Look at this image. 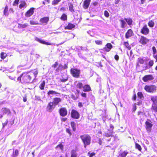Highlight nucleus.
I'll use <instances>...</instances> for the list:
<instances>
[{
	"instance_id": "obj_1",
	"label": "nucleus",
	"mask_w": 157,
	"mask_h": 157,
	"mask_svg": "<svg viewBox=\"0 0 157 157\" xmlns=\"http://www.w3.org/2000/svg\"><path fill=\"white\" fill-rule=\"evenodd\" d=\"M17 80L22 84L31 83L34 81L33 74L29 71L23 72L17 77Z\"/></svg>"
},
{
	"instance_id": "obj_2",
	"label": "nucleus",
	"mask_w": 157,
	"mask_h": 157,
	"mask_svg": "<svg viewBox=\"0 0 157 157\" xmlns=\"http://www.w3.org/2000/svg\"><path fill=\"white\" fill-rule=\"evenodd\" d=\"M80 138L83 143L84 147L86 148L87 146L89 145L91 143V137L87 134H84L80 136Z\"/></svg>"
},
{
	"instance_id": "obj_3",
	"label": "nucleus",
	"mask_w": 157,
	"mask_h": 157,
	"mask_svg": "<svg viewBox=\"0 0 157 157\" xmlns=\"http://www.w3.org/2000/svg\"><path fill=\"white\" fill-rule=\"evenodd\" d=\"M144 89L147 92L152 93L156 91V87L154 85H146Z\"/></svg>"
},
{
	"instance_id": "obj_4",
	"label": "nucleus",
	"mask_w": 157,
	"mask_h": 157,
	"mask_svg": "<svg viewBox=\"0 0 157 157\" xmlns=\"http://www.w3.org/2000/svg\"><path fill=\"white\" fill-rule=\"evenodd\" d=\"M70 71L73 77L78 78L79 77L80 72V70L77 68H71L70 69Z\"/></svg>"
},
{
	"instance_id": "obj_5",
	"label": "nucleus",
	"mask_w": 157,
	"mask_h": 157,
	"mask_svg": "<svg viewBox=\"0 0 157 157\" xmlns=\"http://www.w3.org/2000/svg\"><path fill=\"white\" fill-rule=\"evenodd\" d=\"M151 122V121L150 120L147 119L145 123V128L148 132H151L153 126V124Z\"/></svg>"
},
{
	"instance_id": "obj_6",
	"label": "nucleus",
	"mask_w": 157,
	"mask_h": 157,
	"mask_svg": "<svg viewBox=\"0 0 157 157\" xmlns=\"http://www.w3.org/2000/svg\"><path fill=\"white\" fill-rule=\"evenodd\" d=\"M140 32L141 34L144 35H147L149 34L150 32V30L146 24H145L143 26L141 29Z\"/></svg>"
},
{
	"instance_id": "obj_7",
	"label": "nucleus",
	"mask_w": 157,
	"mask_h": 157,
	"mask_svg": "<svg viewBox=\"0 0 157 157\" xmlns=\"http://www.w3.org/2000/svg\"><path fill=\"white\" fill-rule=\"evenodd\" d=\"M71 117L74 119H78L80 118V115L77 110L72 109L71 112Z\"/></svg>"
},
{
	"instance_id": "obj_8",
	"label": "nucleus",
	"mask_w": 157,
	"mask_h": 157,
	"mask_svg": "<svg viewBox=\"0 0 157 157\" xmlns=\"http://www.w3.org/2000/svg\"><path fill=\"white\" fill-rule=\"evenodd\" d=\"M58 112L60 116L62 117H65L67 115V110L65 107L60 108Z\"/></svg>"
},
{
	"instance_id": "obj_9",
	"label": "nucleus",
	"mask_w": 157,
	"mask_h": 157,
	"mask_svg": "<svg viewBox=\"0 0 157 157\" xmlns=\"http://www.w3.org/2000/svg\"><path fill=\"white\" fill-rule=\"evenodd\" d=\"M49 20V17H48L46 16L42 17L40 19L39 24L43 25H46L48 24Z\"/></svg>"
},
{
	"instance_id": "obj_10",
	"label": "nucleus",
	"mask_w": 157,
	"mask_h": 157,
	"mask_svg": "<svg viewBox=\"0 0 157 157\" xmlns=\"http://www.w3.org/2000/svg\"><path fill=\"white\" fill-rule=\"evenodd\" d=\"M149 41V40L146 37L143 36H141L139 40V42L140 44L144 45L146 44Z\"/></svg>"
},
{
	"instance_id": "obj_11",
	"label": "nucleus",
	"mask_w": 157,
	"mask_h": 157,
	"mask_svg": "<svg viewBox=\"0 0 157 157\" xmlns=\"http://www.w3.org/2000/svg\"><path fill=\"white\" fill-rule=\"evenodd\" d=\"M35 8L33 7L30 8L25 13V17H29L32 16L34 13V10Z\"/></svg>"
},
{
	"instance_id": "obj_12",
	"label": "nucleus",
	"mask_w": 157,
	"mask_h": 157,
	"mask_svg": "<svg viewBox=\"0 0 157 157\" xmlns=\"http://www.w3.org/2000/svg\"><path fill=\"white\" fill-rule=\"evenodd\" d=\"M56 106L52 102H49L46 107V110L48 111L51 112L55 108Z\"/></svg>"
},
{
	"instance_id": "obj_13",
	"label": "nucleus",
	"mask_w": 157,
	"mask_h": 157,
	"mask_svg": "<svg viewBox=\"0 0 157 157\" xmlns=\"http://www.w3.org/2000/svg\"><path fill=\"white\" fill-rule=\"evenodd\" d=\"M154 78L152 75H145L142 78V80L144 82H147L149 81H151L154 79Z\"/></svg>"
},
{
	"instance_id": "obj_14",
	"label": "nucleus",
	"mask_w": 157,
	"mask_h": 157,
	"mask_svg": "<svg viewBox=\"0 0 157 157\" xmlns=\"http://www.w3.org/2000/svg\"><path fill=\"white\" fill-rule=\"evenodd\" d=\"M67 67H68L67 64H64V66L61 64H60L59 65L58 67L56 68V71H62L63 70L67 68Z\"/></svg>"
},
{
	"instance_id": "obj_15",
	"label": "nucleus",
	"mask_w": 157,
	"mask_h": 157,
	"mask_svg": "<svg viewBox=\"0 0 157 157\" xmlns=\"http://www.w3.org/2000/svg\"><path fill=\"white\" fill-rule=\"evenodd\" d=\"M133 35V33L132 30L131 29H129L126 33L125 37L126 39H128Z\"/></svg>"
},
{
	"instance_id": "obj_16",
	"label": "nucleus",
	"mask_w": 157,
	"mask_h": 157,
	"mask_svg": "<svg viewBox=\"0 0 157 157\" xmlns=\"http://www.w3.org/2000/svg\"><path fill=\"white\" fill-rule=\"evenodd\" d=\"M79 91L77 90L75 92V94H72L71 96L72 99L74 100H76L78 98L79 96Z\"/></svg>"
},
{
	"instance_id": "obj_17",
	"label": "nucleus",
	"mask_w": 157,
	"mask_h": 157,
	"mask_svg": "<svg viewBox=\"0 0 157 157\" xmlns=\"http://www.w3.org/2000/svg\"><path fill=\"white\" fill-rule=\"evenodd\" d=\"M53 101L52 102L56 106L61 101V99L58 97L54 98L53 99Z\"/></svg>"
},
{
	"instance_id": "obj_18",
	"label": "nucleus",
	"mask_w": 157,
	"mask_h": 157,
	"mask_svg": "<svg viewBox=\"0 0 157 157\" xmlns=\"http://www.w3.org/2000/svg\"><path fill=\"white\" fill-rule=\"evenodd\" d=\"M82 88L83 91L84 92H88L91 90L90 85L88 84H85L84 85Z\"/></svg>"
},
{
	"instance_id": "obj_19",
	"label": "nucleus",
	"mask_w": 157,
	"mask_h": 157,
	"mask_svg": "<svg viewBox=\"0 0 157 157\" xmlns=\"http://www.w3.org/2000/svg\"><path fill=\"white\" fill-rule=\"evenodd\" d=\"M91 0H85L83 2V7L85 9H87L90 5Z\"/></svg>"
},
{
	"instance_id": "obj_20",
	"label": "nucleus",
	"mask_w": 157,
	"mask_h": 157,
	"mask_svg": "<svg viewBox=\"0 0 157 157\" xmlns=\"http://www.w3.org/2000/svg\"><path fill=\"white\" fill-rule=\"evenodd\" d=\"M2 111L3 114H7L8 115L11 113L10 109L5 107L2 108Z\"/></svg>"
},
{
	"instance_id": "obj_21",
	"label": "nucleus",
	"mask_w": 157,
	"mask_h": 157,
	"mask_svg": "<svg viewBox=\"0 0 157 157\" xmlns=\"http://www.w3.org/2000/svg\"><path fill=\"white\" fill-rule=\"evenodd\" d=\"M75 25L71 23H69L64 28L65 29L71 30L72 29L75 28Z\"/></svg>"
},
{
	"instance_id": "obj_22",
	"label": "nucleus",
	"mask_w": 157,
	"mask_h": 157,
	"mask_svg": "<svg viewBox=\"0 0 157 157\" xmlns=\"http://www.w3.org/2000/svg\"><path fill=\"white\" fill-rule=\"evenodd\" d=\"M151 100L152 101V103L151 106L157 104V96H152L151 98Z\"/></svg>"
},
{
	"instance_id": "obj_23",
	"label": "nucleus",
	"mask_w": 157,
	"mask_h": 157,
	"mask_svg": "<svg viewBox=\"0 0 157 157\" xmlns=\"http://www.w3.org/2000/svg\"><path fill=\"white\" fill-rule=\"evenodd\" d=\"M71 125L73 131L75 132L76 130V123L74 121L71 122Z\"/></svg>"
},
{
	"instance_id": "obj_24",
	"label": "nucleus",
	"mask_w": 157,
	"mask_h": 157,
	"mask_svg": "<svg viewBox=\"0 0 157 157\" xmlns=\"http://www.w3.org/2000/svg\"><path fill=\"white\" fill-rule=\"evenodd\" d=\"M38 41L40 43H41L43 44L47 45H52V43H49L48 42H46L44 40H38Z\"/></svg>"
},
{
	"instance_id": "obj_25",
	"label": "nucleus",
	"mask_w": 157,
	"mask_h": 157,
	"mask_svg": "<svg viewBox=\"0 0 157 157\" xmlns=\"http://www.w3.org/2000/svg\"><path fill=\"white\" fill-rule=\"evenodd\" d=\"M124 20L126 21L128 24L129 25H132L133 21L132 19L131 18H125Z\"/></svg>"
},
{
	"instance_id": "obj_26",
	"label": "nucleus",
	"mask_w": 157,
	"mask_h": 157,
	"mask_svg": "<svg viewBox=\"0 0 157 157\" xmlns=\"http://www.w3.org/2000/svg\"><path fill=\"white\" fill-rule=\"evenodd\" d=\"M120 21L121 22V28H124L125 27L126 25V23L125 21L123 19L120 20Z\"/></svg>"
},
{
	"instance_id": "obj_27",
	"label": "nucleus",
	"mask_w": 157,
	"mask_h": 157,
	"mask_svg": "<svg viewBox=\"0 0 157 157\" xmlns=\"http://www.w3.org/2000/svg\"><path fill=\"white\" fill-rule=\"evenodd\" d=\"M76 86L77 88L79 89H81L83 88V86L82 83V82H79L76 84Z\"/></svg>"
},
{
	"instance_id": "obj_28",
	"label": "nucleus",
	"mask_w": 157,
	"mask_h": 157,
	"mask_svg": "<svg viewBox=\"0 0 157 157\" xmlns=\"http://www.w3.org/2000/svg\"><path fill=\"white\" fill-rule=\"evenodd\" d=\"M77 155L76 151L75 150H72L71 151V157H77Z\"/></svg>"
},
{
	"instance_id": "obj_29",
	"label": "nucleus",
	"mask_w": 157,
	"mask_h": 157,
	"mask_svg": "<svg viewBox=\"0 0 157 157\" xmlns=\"http://www.w3.org/2000/svg\"><path fill=\"white\" fill-rule=\"evenodd\" d=\"M138 63H137V66L139 65V64H143L144 63V60L143 58L141 57L139 58L138 59Z\"/></svg>"
},
{
	"instance_id": "obj_30",
	"label": "nucleus",
	"mask_w": 157,
	"mask_h": 157,
	"mask_svg": "<svg viewBox=\"0 0 157 157\" xmlns=\"http://www.w3.org/2000/svg\"><path fill=\"white\" fill-rule=\"evenodd\" d=\"M38 70L36 69L34 70L33 74L34 75V77H33V80H35L36 79L37 76L38 74Z\"/></svg>"
},
{
	"instance_id": "obj_31",
	"label": "nucleus",
	"mask_w": 157,
	"mask_h": 157,
	"mask_svg": "<svg viewBox=\"0 0 157 157\" xmlns=\"http://www.w3.org/2000/svg\"><path fill=\"white\" fill-rule=\"evenodd\" d=\"M128 153V152L126 151H124L119 154V156L120 157H126Z\"/></svg>"
},
{
	"instance_id": "obj_32",
	"label": "nucleus",
	"mask_w": 157,
	"mask_h": 157,
	"mask_svg": "<svg viewBox=\"0 0 157 157\" xmlns=\"http://www.w3.org/2000/svg\"><path fill=\"white\" fill-rule=\"evenodd\" d=\"M147 24L149 27L152 28L155 25V22L152 20H150L148 22Z\"/></svg>"
},
{
	"instance_id": "obj_33",
	"label": "nucleus",
	"mask_w": 157,
	"mask_h": 157,
	"mask_svg": "<svg viewBox=\"0 0 157 157\" xmlns=\"http://www.w3.org/2000/svg\"><path fill=\"white\" fill-rule=\"evenodd\" d=\"M7 56V54L5 52H2L1 53L0 57L2 59H4Z\"/></svg>"
},
{
	"instance_id": "obj_34",
	"label": "nucleus",
	"mask_w": 157,
	"mask_h": 157,
	"mask_svg": "<svg viewBox=\"0 0 157 157\" xmlns=\"http://www.w3.org/2000/svg\"><path fill=\"white\" fill-rule=\"evenodd\" d=\"M60 19L63 21H65L67 19V16L65 13H63L60 18Z\"/></svg>"
},
{
	"instance_id": "obj_35",
	"label": "nucleus",
	"mask_w": 157,
	"mask_h": 157,
	"mask_svg": "<svg viewBox=\"0 0 157 157\" xmlns=\"http://www.w3.org/2000/svg\"><path fill=\"white\" fill-rule=\"evenodd\" d=\"M28 24L25 23L24 24H19L18 27L19 28H25L28 26Z\"/></svg>"
},
{
	"instance_id": "obj_36",
	"label": "nucleus",
	"mask_w": 157,
	"mask_h": 157,
	"mask_svg": "<svg viewBox=\"0 0 157 157\" xmlns=\"http://www.w3.org/2000/svg\"><path fill=\"white\" fill-rule=\"evenodd\" d=\"M45 84V82L44 81L39 86V87L40 89L41 90H44V89Z\"/></svg>"
},
{
	"instance_id": "obj_37",
	"label": "nucleus",
	"mask_w": 157,
	"mask_h": 157,
	"mask_svg": "<svg viewBox=\"0 0 157 157\" xmlns=\"http://www.w3.org/2000/svg\"><path fill=\"white\" fill-rule=\"evenodd\" d=\"M69 10L71 12H74L75 10L74 9V6L71 3H70L69 5Z\"/></svg>"
},
{
	"instance_id": "obj_38",
	"label": "nucleus",
	"mask_w": 157,
	"mask_h": 157,
	"mask_svg": "<svg viewBox=\"0 0 157 157\" xmlns=\"http://www.w3.org/2000/svg\"><path fill=\"white\" fill-rule=\"evenodd\" d=\"M151 110L154 112H157V104L151 106Z\"/></svg>"
},
{
	"instance_id": "obj_39",
	"label": "nucleus",
	"mask_w": 157,
	"mask_h": 157,
	"mask_svg": "<svg viewBox=\"0 0 157 157\" xmlns=\"http://www.w3.org/2000/svg\"><path fill=\"white\" fill-rule=\"evenodd\" d=\"M105 47L107 48V49H109L110 51L113 48V46L110 43H107L105 45Z\"/></svg>"
},
{
	"instance_id": "obj_40",
	"label": "nucleus",
	"mask_w": 157,
	"mask_h": 157,
	"mask_svg": "<svg viewBox=\"0 0 157 157\" xmlns=\"http://www.w3.org/2000/svg\"><path fill=\"white\" fill-rule=\"evenodd\" d=\"M26 5V2L25 1H21V2L20 4L19 5V8L21 9L24 7Z\"/></svg>"
},
{
	"instance_id": "obj_41",
	"label": "nucleus",
	"mask_w": 157,
	"mask_h": 157,
	"mask_svg": "<svg viewBox=\"0 0 157 157\" xmlns=\"http://www.w3.org/2000/svg\"><path fill=\"white\" fill-rule=\"evenodd\" d=\"M3 13L6 16H7L9 14L8 12V7L7 5H6L5 6V9L4 10Z\"/></svg>"
},
{
	"instance_id": "obj_42",
	"label": "nucleus",
	"mask_w": 157,
	"mask_h": 157,
	"mask_svg": "<svg viewBox=\"0 0 157 157\" xmlns=\"http://www.w3.org/2000/svg\"><path fill=\"white\" fill-rule=\"evenodd\" d=\"M135 147L136 148L138 149L140 151H141L142 150V147L138 143H135Z\"/></svg>"
},
{
	"instance_id": "obj_43",
	"label": "nucleus",
	"mask_w": 157,
	"mask_h": 157,
	"mask_svg": "<svg viewBox=\"0 0 157 157\" xmlns=\"http://www.w3.org/2000/svg\"><path fill=\"white\" fill-rule=\"evenodd\" d=\"M65 131L66 132L69 134V136H71L72 135L71 131L70 128H66Z\"/></svg>"
},
{
	"instance_id": "obj_44",
	"label": "nucleus",
	"mask_w": 157,
	"mask_h": 157,
	"mask_svg": "<svg viewBox=\"0 0 157 157\" xmlns=\"http://www.w3.org/2000/svg\"><path fill=\"white\" fill-rule=\"evenodd\" d=\"M61 0H53L52 2V4L53 6L57 5Z\"/></svg>"
},
{
	"instance_id": "obj_45",
	"label": "nucleus",
	"mask_w": 157,
	"mask_h": 157,
	"mask_svg": "<svg viewBox=\"0 0 157 157\" xmlns=\"http://www.w3.org/2000/svg\"><path fill=\"white\" fill-rule=\"evenodd\" d=\"M124 45L125 46L126 48H127L128 49L130 50L131 49V47L129 45V44L128 42H125L124 43Z\"/></svg>"
},
{
	"instance_id": "obj_46",
	"label": "nucleus",
	"mask_w": 157,
	"mask_h": 157,
	"mask_svg": "<svg viewBox=\"0 0 157 157\" xmlns=\"http://www.w3.org/2000/svg\"><path fill=\"white\" fill-rule=\"evenodd\" d=\"M19 154V151L17 149H16L14 152H13L12 155V157H16Z\"/></svg>"
},
{
	"instance_id": "obj_47",
	"label": "nucleus",
	"mask_w": 157,
	"mask_h": 157,
	"mask_svg": "<svg viewBox=\"0 0 157 157\" xmlns=\"http://www.w3.org/2000/svg\"><path fill=\"white\" fill-rule=\"evenodd\" d=\"M58 93L52 90H49L47 93V94L48 95H49L50 94H58Z\"/></svg>"
},
{
	"instance_id": "obj_48",
	"label": "nucleus",
	"mask_w": 157,
	"mask_h": 157,
	"mask_svg": "<svg viewBox=\"0 0 157 157\" xmlns=\"http://www.w3.org/2000/svg\"><path fill=\"white\" fill-rule=\"evenodd\" d=\"M59 148L60 149L63 150V146L62 143H60L55 148L57 149L58 148Z\"/></svg>"
},
{
	"instance_id": "obj_49",
	"label": "nucleus",
	"mask_w": 157,
	"mask_h": 157,
	"mask_svg": "<svg viewBox=\"0 0 157 157\" xmlns=\"http://www.w3.org/2000/svg\"><path fill=\"white\" fill-rule=\"evenodd\" d=\"M154 64V61L153 60H150L148 63V65L149 67H152Z\"/></svg>"
},
{
	"instance_id": "obj_50",
	"label": "nucleus",
	"mask_w": 157,
	"mask_h": 157,
	"mask_svg": "<svg viewBox=\"0 0 157 157\" xmlns=\"http://www.w3.org/2000/svg\"><path fill=\"white\" fill-rule=\"evenodd\" d=\"M137 95L138 97L140 99H141L142 98H144V95L143 94L142 92H138L137 93Z\"/></svg>"
},
{
	"instance_id": "obj_51",
	"label": "nucleus",
	"mask_w": 157,
	"mask_h": 157,
	"mask_svg": "<svg viewBox=\"0 0 157 157\" xmlns=\"http://www.w3.org/2000/svg\"><path fill=\"white\" fill-rule=\"evenodd\" d=\"M30 24L32 25H39V23L37 21H35L33 20H30L29 21Z\"/></svg>"
},
{
	"instance_id": "obj_52",
	"label": "nucleus",
	"mask_w": 157,
	"mask_h": 157,
	"mask_svg": "<svg viewBox=\"0 0 157 157\" xmlns=\"http://www.w3.org/2000/svg\"><path fill=\"white\" fill-rule=\"evenodd\" d=\"M95 42L97 45H101L102 43V41L98 40H95Z\"/></svg>"
},
{
	"instance_id": "obj_53",
	"label": "nucleus",
	"mask_w": 157,
	"mask_h": 157,
	"mask_svg": "<svg viewBox=\"0 0 157 157\" xmlns=\"http://www.w3.org/2000/svg\"><path fill=\"white\" fill-rule=\"evenodd\" d=\"M19 0H15L13 3V6H17L18 4Z\"/></svg>"
},
{
	"instance_id": "obj_54",
	"label": "nucleus",
	"mask_w": 157,
	"mask_h": 157,
	"mask_svg": "<svg viewBox=\"0 0 157 157\" xmlns=\"http://www.w3.org/2000/svg\"><path fill=\"white\" fill-rule=\"evenodd\" d=\"M104 15L106 17H108L109 16V13L106 10H105L104 11Z\"/></svg>"
},
{
	"instance_id": "obj_55",
	"label": "nucleus",
	"mask_w": 157,
	"mask_h": 157,
	"mask_svg": "<svg viewBox=\"0 0 157 157\" xmlns=\"http://www.w3.org/2000/svg\"><path fill=\"white\" fill-rule=\"evenodd\" d=\"M152 49L153 51V54L154 55V54H156V53H157L156 52V48L155 47L153 46L152 47Z\"/></svg>"
},
{
	"instance_id": "obj_56",
	"label": "nucleus",
	"mask_w": 157,
	"mask_h": 157,
	"mask_svg": "<svg viewBox=\"0 0 157 157\" xmlns=\"http://www.w3.org/2000/svg\"><path fill=\"white\" fill-rule=\"evenodd\" d=\"M101 50H103L104 51L106 52H109L110 51L109 49H107V48L105 47H104L103 49H101Z\"/></svg>"
},
{
	"instance_id": "obj_57",
	"label": "nucleus",
	"mask_w": 157,
	"mask_h": 157,
	"mask_svg": "<svg viewBox=\"0 0 157 157\" xmlns=\"http://www.w3.org/2000/svg\"><path fill=\"white\" fill-rule=\"evenodd\" d=\"M136 104L134 103L133 105V108H132V110L133 112H135V111L136 109Z\"/></svg>"
},
{
	"instance_id": "obj_58",
	"label": "nucleus",
	"mask_w": 157,
	"mask_h": 157,
	"mask_svg": "<svg viewBox=\"0 0 157 157\" xmlns=\"http://www.w3.org/2000/svg\"><path fill=\"white\" fill-rule=\"evenodd\" d=\"M88 154L90 155V157H93V156H94L95 155V154L94 152H93L90 153V152H89Z\"/></svg>"
},
{
	"instance_id": "obj_59",
	"label": "nucleus",
	"mask_w": 157,
	"mask_h": 157,
	"mask_svg": "<svg viewBox=\"0 0 157 157\" xmlns=\"http://www.w3.org/2000/svg\"><path fill=\"white\" fill-rule=\"evenodd\" d=\"M8 120L7 119L6 121L2 124V128H4V127H5V126H6L7 124H8Z\"/></svg>"
},
{
	"instance_id": "obj_60",
	"label": "nucleus",
	"mask_w": 157,
	"mask_h": 157,
	"mask_svg": "<svg viewBox=\"0 0 157 157\" xmlns=\"http://www.w3.org/2000/svg\"><path fill=\"white\" fill-rule=\"evenodd\" d=\"M58 63L57 62H56L54 64L52 65V67H53L54 68H55L58 65Z\"/></svg>"
},
{
	"instance_id": "obj_61",
	"label": "nucleus",
	"mask_w": 157,
	"mask_h": 157,
	"mask_svg": "<svg viewBox=\"0 0 157 157\" xmlns=\"http://www.w3.org/2000/svg\"><path fill=\"white\" fill-rule=\"evenodd\" d=\"M81 95L83 97H84L85 98H86V94L85 93L82 92L81 94Z\"/></svg>"
},
{
	"instance_id": "obj_62",
	"label": "nucleus",
	"mask_w": 157,
	"mask_h": 157,
	"mask_svg": "<svg viewBox=\"0 0 157 157\" xmlns=\"http://www.w3.org/2000/svg\"><path fill=\"white\" fill-rule=\"evenodd\" d=\"M112 136V132L109 133H105V136L107 137H109Z\"/></svg>"
},
{
	"instance_id": "obj_63",
	"label": "nucleus",
	"mask_w": 157,
	"mask_h": 157,
	"mask_svg": "<svg viewBox=\"0 0 157 157\" xmlns=\"http://www.w3.org/2000/svg\"><path fill=\"white\" fill-rule=\"evenodd\" d=\"M61 120L62 122H65L67 120V118L66 117H62Z\"/></svg>"
},
{
	"instance_id": "obj_64",
	"label": "nucleus",
	"mask_w": 157,
	"mask_h": 157,
	"mask_svg": "<svg viewBox=\"0 0 157 157\" xmlns=\"http://www.w3.org/2000/svg\"><path fill=\"white\" fill-rule=\"evenodd\" d=\"M153 57L154 59H155V62H157V52L156 53V54L153 55Z\"/></svg>"
}]
</instances>
